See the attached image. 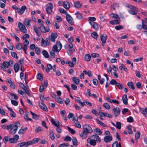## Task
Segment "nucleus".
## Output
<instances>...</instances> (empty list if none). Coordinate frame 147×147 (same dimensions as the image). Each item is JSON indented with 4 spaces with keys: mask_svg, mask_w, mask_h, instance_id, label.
Masks as SVG:
<instances>
[{
    "mask_svg": "<svg viewBox=\"0 0 147 147\" xmlns=\"http://www.w3.org/2000/svg\"><path fill=\"white\" fill-rule=\"evenodd\" d=\"M115 28L117 30H119L123 28L122 25L117 26L115 27Z\"/></svg>",
    "mask_w": 147,
    "mask_h": 147,
    "instance_id": "nucleus-64",
    "label": "nucleus"
},
{
    "mask_svg": "<svg viewBox=\"0 0 147 147\" xmlns=\"http://www.w3.org/2000/svg\"><path fill=\"white\" fill-rule=\"evenodd\" d=\"M112 137L111 136H106L104 138V140L106 142H110L112 140Z\"/></svg>",
    "mask_w": 147,
    "mask_h": 147,
    "instance_id": "nucleus-18",
    "label": "nucleus"
},
{
    "mask_svg": "<svg viewBox=\"0 0 147 147\" xmlns=\"http://www.w3.org/2000/svg\"><path fill=\"white\" fill-rule=\"evenodd\" d=\"M18 26L20 30L23 33H26L27 30L25 27V26L22 23L19 22L18 24Z\"/></svg>",
    "mask_w": 147,
    "mask_h": 147,
    "instance_id": "nucleus-6",
    "label": "nucleus"
},
{
    "mask_svg": "<svg viewBox=\"0 0 147 147\" xmlns=\"http://www.w3.org/2000/svg\"><path fill=\"white\" fill-rule=\"evenodd\" d=\"M20 126V124L19 122H16L13 124L10 130V133L11 134H15L19 127Z\"/></svg>",
    "mask_w": 147,
    "mask_h": 147,
    "instance_id": "nucleus-2",
    "label": "nucleus"
},
{
    "mask_svg": "<svg viewBox=\"0 0 147 147\" xmlns=\"http://www.w3.org/2000/svg\"><path fill=\"white\" fill-rule=\"evenodd\" d=\"M103 106L107 109H109L110 108V105L107 103H104L103 104Z\"/></svg>",
    "mask_w": 147,
    "mask_h": 147,
    "instance_id": "nucleus-59",
    "label": "nucleus"
},
{
    "mask_svg": "<svg viewBox=\"0 0 147 147\" xmlns=\"http://www.w3.org/2000/svg\"><path fill=\"white\" fill-rule=\"evenodd\" d=\"M114 113V115L115 117H117L120 113V109L118 107L113 108L112 110Z\"/></svg>",
    "mask_w": 147,
    "mask_h": 147,
    "instance_id": "nucleus-8",
    "label": "nucleus"
},
{
    "mask_svg": "<svg viewBox=\"0 0 147 147\" xmlns=\"http://www.w3.org/2000/svg\"><path fill=\"white\" fill-rule=\"evenodd\" d=\"M122 100L123 103L125 105H127L128 104L127 99V95L126 94H124L122 97Z\"/></svg>",
    "mask_w": 147,
    "mask_h": 147,
    "instance_id": "nucleus-27",
    "label": "nucleus"
},
{
    "mask_svg": "<svg viewBox=\"0 0 147 147\" xmlns=\"http://www.w3.org/2000/svg\"><path fill=\"white\" fill-rule=\"evenodd\" d=\"M91 138L94 140L96 142H100V138L98 135L95 134L92 135L91 136Z\"/></svg>",
    "mask_w": 147,
    "mask_h": 147,
    "instance_id": "nucleus-14",
    "label": "nucleus"
},
{
    "mask_svg": "<svg viewBox=\"0 0 147 147\" xmlns=\"http://www.w3.org/2000/svg\"><path fill=\"white\" fill-rule=\"evenodd\" d=\"M30 112L32 115V118L33 119H35L37 120L39 119V116L38 115L33 113L31 111Z\"/></svg>",
    "mask_w": 147,
    "mask_h": 147,
    "instance_id": "nucleus-29",
    "label": "nucleus"
},
{
    "mask_svg": "<svg viewBox=\"0 0 147 147\" xmlns=\"http://www.w3.org/2000/svg\"><path fill=\"white\" fill-rule=\"evenodd\" d=\"M29 145V142L28 141L26 142H23L20 143L18 144L17 146L18 147H22L24 146H25L26 147H27Z\"/></svg>",
    "mask_w": 147,
    "mask_h": 147,
    "instance_id": "nucleus-13",
    "label": "nucleus"
},
{
    "mask_svg": "<svg viewBox=\"0 0 147 147\" xmlns=\"http://www.w3.org/2000/svg\"><path fill=\"white\" fill-rule=\"evenodd\" d=\"M34 29L35 31V32L37 34L38 36H41V33L38 29V28H37V27L35 26H34Z\"/></svg>",
    "mask_w": 147,
    "mask_h": 147,
    "instance_id": "nucleus-38",
    "label": "nucleus"
},
{
    "mask_svg": "<svg viewBox=\"0 0 147 147\" xmlns=\"http://www.w3.org/2000/svg\"><path fill=\"white\" fill-rule=\"evenodd\" d=\"M107 35L106 34H102L100 36V40L102 42H106L107 40Z\"/></svg>",
    "mask_w": 147,
    "mask_h": 147,
    "instance_id": "nucleus-32",
    "label": "nucleus"
},
{
    "mask_svg": "<svg viewBox=\"0 0 147 147\" xmlns=\"http://www.w3.org/2000/svg\"><path fill=\"white\" fill-rule=\"evenodd\" d=\"M42 53L44 56L46 58H48L49 55L48 52L46 50H43Z\"/></svg>",
    "mask_w": 147,
    "mask_h": 147,
    "instance_id": "nucleus-44",
    "label": "nucleus"
},
{
    "mask_svg": "<svg viewBox=\"0 0 147 147\" xmlns=\"http://www.w3.org/2000/svg\"><path fill=\"white\" fill-rule=\"evenodd\" d=\"M140 111L145 116H147V108L145 109L140 108Z\"/></svg>",
    "mask_w": 147,
    "mask_h": 147,
    "instance_id": "nucleus-23",
    "label": "nucleus"
},
{
    "mask_svg": "<svg viewBox=\"0 0 147 147\" xmlns=\"http://www.w3.org/2000/svg\"><path fill=\"white\" fill-rule=\"evenodd\" d=\"M75 15L76 16L77 18L79 20H81L83 18L82 16V15L78 12H76L75 13Z\"/></svg>",
    "mask_w": 147,
    "mask_h": 147,
    "instance_id": "nucleus-43",
    "label": "nucleus"
},
{
    "mask_svg": "<svg viewBox=\"0 0 147 147\" xmlns=\"http://www.w3.org/2000/svg\"><path fill=\"white\" fill-rule=\"evenodd\" d=\"M66 63L69 64V65L71 67H74L75 64L71 61H67Z\"/></svg>",
    "mask_w": 147,
    "mask_h": 147,
    "instance_id": "nucleus-51",
    "label": "nucleus"
},
{
    "mask_svg": "<svg viewBox=\"0 0 147 147\" xmlns=\"http://www.w3.org/2000/svg\"><path fill=\"white\" fill-rule=\"evenodd\" d=\"M53 7V5L52 3H49L47 5L46 11L48 14H50L52 13Z\"/></svg>",
    "mask_w": 147,
    "mask_h": 147,
    "instance_id": "nucleus-4",
    "label": "nucleus"
},
{
    "mask_svg": "<svg viewBox=\"0 0 147 147\" xmlns=\"http://www.w3.org/2000/svg\"><path fill=\"white\" fill-rule=\"evenodd\" d=\"M38 29H40V31L43 33L48 32L50 30V29L49 27L46 28L44 26L42 27H38Z\"/></svg>",
    "mask_w": 147,
    "mask_h": 147,
    "instance_id": "nucleus-12",
    "label": "nucleus"
},
{
    "mask_svg": "<svg viewBox=\"0 0 147 147\" xmlns=\"http://www.w3.org/2000/svg\"><path fill=\"white\" fill-rule=\"evenodd\" d=\"M96 121L97 122V123L98 124H100L103 127H105L107 126L105 124L102 123V122L99 120L98 119H96Z\"/></svg>",
    "mask_w": 147,
    "mask_h": 147,
    "instance_id": "nucleus-55",
    "label": "nucleus"
},
{
    "mask_svg": "<svg viewBox=\"0 0 147 147\" xmlns=\"http://www.w3.org/2000/svg\"><path fill=\"white\" fill-rule=\"evenodd\" d=\"M39 140L38 138H36L33 139L32 140L28 141L29 145L32 144H34L35 143L38 142Z\"/></svg>",
    "mask_w": 147,
    "mask_h": 147,
    "instance_id": "nucleus-19",
    "label": "nucleus"
},
{
    "mask_svg": "<svg viewBox=\"0 0 147 147\" xmlns=\"http://www.w3.org/2000/svg\"><path fill=\"white\" fill-rule=\"evenodd\" d=\"M131 128L132 126L130 125H129L127 127V128L128 129V132L130 134H132L133 133Z\"/></svg>",
    "mask_w": 147,
    "mask_h": 147,
    "instance_id": "nucleus-41",
    "label": "nucleus"
},
{
    "mask_svg": "<svg viewBox=\"0 0 147 147\" xmlns=\"http://www.w3.org/2000/svg\"><path fill=\"white\" fill-rule=\"evenodd\" d=\"M63 7L66 9H68L70 7L69 3L67 1H65L63 2Z\"/></svg>",
    "mask_w": 147,
    "mask_h": 147,
    "instance_id": "nucleus-24",
    "label": "nucleus"
},
{
    "mask_svg": "<svg viewBox=\"0 0 147 147\" xmlns=\"http://www.w3.org/2000/svg\"><path fill=\"white\" fill-rule=\"evenodd\" d=\"M47 68L46 69V71L47 73H48L50 71V70L52 69V65L50 64H47Z\"/></svg>",
    "mask_w": 147,
    "mask_h": 147,
    "instance_id": "nucleus-35",
    "label": "nucleus"
},
{
    "mask_svg": "<svg viewBox=\"0 0 147 147\" xmlns=\"http://www.w3.org/2000/svg\"><path fill=\"white\" fill-rule=\"evenodd\" d=\"M87 142L90 143V144L93 146H95L96 144V142L93 139H91L90 138H88L87 140Z\"/></svg>",
    "mask_w": 147,
    "mask_h": 147,
    "instance_id": "nucleus-15",
    "label": "nucleus"
},
{
    "mask_svg": "<svg viewBox=\"0 0 147 147\" xmlns=\"http://www.w3.org/2000/svg\"><path fill=\"white\" fill-rule=\"evenodd\" d=\"M94 132L95 134V135H101L102 134V131L100 129L98 128H96L94 129Z\"/></svg>",
    "mask_w": 147,
    "mask_h": 147,
    "instance_id": "nucleus-21",
    "label": "nucleus"
},
{
    "mask_svg": "<svg viewBox=\"0 0 147 147\" xmlns=\"http://www.w3.org/2000/svg\"><path fill=\"white\" fill-rule=\"evenodd\" d=\"M76 97V98L75 99L76 101L79 104H80L81 106L84 107L85 105V103L84 102H82L80 98L77 97Z\"/></svg>",
    "mask_w": 147,
    "mask_h": 147,
    "instance_id": "nucleus-20",
    "label": "nucleus"
},
{
    "mask_svg": "<svg viewBox=\"0 0 147 147\" xmlns=\"http://www.w3.org/2000/svg\"><path fill=\"white\" fill-rule=\"evenodd\" d=\"M120 22V18H119V19L117 18L115 20L110 21H109L110 24L112 25L118 24Z\"/></svg>",
    "mask_w": 147,
    "mask_h": 147,
    "instance_id": "nucleus-16",
    "label": "nucleus"
},
{
    "mask_svg": "<svg viewBox=\"0 0 147 147\" xmlns=\"http://www.w3.org/2000/svg\"><path fill=\"white\" fill-rule=\"evenodd\" d=\"M92 27L95 30H98V27L97 24L95 22H91L90 24Z\"/></svg>",
    "mask_w": 147,
    "mask_h": 147,
    "instance_id": "nucleus-28",
    "label": "nucleus"
},
{
    "mask_svg": "<svg viewBox=\"0 0 147 147\" xmlns=\"http://www.w3.org/2000/svg\"><path fill=\"white\" fill-rule=\"evenodd\" d=\"M83 130L86 132L87 134H90L93 131L92 127L86 124L84 125L83 127Z\"/></svg>",
    "mask_w": 147,
    "mask_h": 147,
    "instance_id": "nucleus-3",
    "label": "nucleus"
},
{
    "mask_svg": "<svg viewBox=\"0 0 147 147\" xmlns=\"http://www.w3.org/2000/svg\"><path fill=\"white\" fill-rule=\"evenodd\" d=\"M100 113H101V115H103L104 117H106L109 118H112L113 116L112 115L110 114L107 113H103L102 112H101Z\"/></svg>",
    "mask_w": 147,
    "mask_h": 147,
    "instance_id": "nucleus-30",
    "label": "nucleus"
},
{
    "mask_svg": "<svg viewBox=\"0 0 147 147\" xmlns=\"http://www.w3.org/2000/svg\"><path fill=\"white\" fill-rule=\"evenodd\" d=\"M27 129L28 128L27 127H25L23 129H20L18 131V134L20 135L23 134L25 132V131H26Z\"/></svg>",
    "mask_w": 147,
    "mask_h": 147,
    "instance_id": "nucleus-39",
    "label": "nucleus"
},
{
    "mask_svg": "<svg viewBox=\"0 0 147 147\" xmlns=\"http://www.w3.org/2000/svg\"><path fill=\"white\" fill-rule=\"evenodd\" d=\"M11 56L12 57L16 59H18L17 54L16 52H11Z\"/></svg>",
    "mask_w": 147,
    "mask_h": 147,
    "instance_id": "nucleus-61",
    "label": "nucleus"
},
{
    "mask_svg": "<svg viewBox=\"0 0 147 147\" xmlns=\"http://www.w3.org/2000/svg\"><path fill=\"white\" fill-rule=\"evenodd\" d=\"M38 105L42 110L46 111H48L47 107L43 102H39Z\"/></svg>",
    "mask_w": 147,
    "mask_h": 147,
    "instance_id": "nucleus-10",
    "label": "nucleus"
},
{
    "mask_svg": "<svg viewBox=\"0 0 147 147\" xmlns=\"http://www.w3.org/2000/svg\"><path fill=\"white\" fill-rule=\"evenodd\" d=\"M127 85L129 88L132 90H134L135 89L134 86L132 82H128L127 83Z\"/></svg>",
    "mask_w": 147,
    "mask_h": 147,
    "instance_id": "nucleus-33",
    "label": "nucleus"
},
{
    "mask_svg": "<svg viewBox=\"0 0 147 147\" xmlns=\"http://www.w3.org/2000/svg\"><path fill=\"white\" fill-rule=\"evenodd\" d=\"M88 135V134L83 130L80 134V136L83 139H85Z\"/></svg>",
    "mask_w": 147,
    "mask_h": 147,
    "instance_id": "nucleus-25",
    "label": "nucleus"
},
{
    "mask_svg": "<svg viewBox=\"0 0 147 147\" xmlns=\"http://www.w3.org/2000/svg\"><path fill=\"white\" fill-rule=\"evenodd\" d=\"M6 81L9 84L11 88L13 89H15V84L10 78L7 79Z\"/></svg>",
    "mask_w": 147,
    "mask_h": 147,
    "instance_id": "nucleus-17",
    "label": "nucleus"
},
{
    "mask_svg": "<svg viewBox=\"0 0 147 147\" xmlns=\"http://www.w3.org/2000/svg\"><path fill=\"white\" fill-rule=\"evenodd\" d=\"M25 41L23 42L24 47H27V46L29 45V42L27 39L24 40Z\"/></svg>",
    "mask_w": 147,
    "mask_h": 147,
    "instance_id": "nucleus-60",
    "label": "nucleus"
},
{
    "mask_svg": "<svg viewBox=\"0 0 147 147\" xmlns=\"http://www.w3.org/2000/svg\"><path fill=\"white\" fill-rule=\"evenodd\" d=\"M66 18L68 22L71 25L74 24V21L72 18L71 16L68 14H67L66 16Z\"/></svg>",
    "mask_w": 147,
    "mask_h": 147,
    "instance_id": "nucleus-7",
    "label": "nucleus"
},
{
    "mask_svg": "<svg viewBox=\"0 0 147 147\" xmlns=\"http://www.w3.org/2000/svg\"><path fill=\"white\" fill-rule=\"evenodd\" d=\"M71 79L75 84L78 85L79 84L80 80L78 78L73 77L71 78Z\"/></svg>",
    "mask_w": 147,
    "mask_h": 147,
    "instance_id": "nucleus-26",
    "label": "nucleus"
},
{
    "mask_svg": "<svg viewBox=\"0 0 147 147\" xmlns=\"http://www.w3.org/2000/svg\"><path fill=\"white\" fill-rule=\"evenodd\" d=\"M96 19L94 17H89L88 18V21L90 24L91 22H94V21L96 20Z\"/></svg>",
    "mask_w": 147,
    "mask_h": 147,
    "instance_id": "nucleus-47",
    "label": "nucleus"
},
{
    "mask_svg": "<svg viewBox=\"0 0 147 147\" xmlns=\"http://www.w3.org/2000/svg\"><path fill=\"white\" fill-rule=\"evenodd\" d=\"M92 36L94 39H97L98 37V34L96 32H94L91 34Z\"/></svg>",
    "mask_w": 147,
    "mask_h": 147,
    "instance_id": "nucleus-53",
    "label": "nucleus"
},
{
    "mask_svg": "<svg viewBox=\"0 0 147 147\" xmlns=\"http://www.w3.org/2000/svg\"><path fill=\"white\" fill-rule=\"evenodd\" d=\"M16 48L17 50H21L23 49V47L22 43H19L16 45Z\"/></svg>",
    "mask_w": 147,
    "mask_h": 147,
    "instance_id": "nucleus-36",
    "label": "nucleus"
},
{
    "mask_svg": "<svg viewBox=\"0 0 147 147\" xmlns=\"http://www.w3.org/2000/svg\"><path fill=\"white\" fill-rule=\"evenodd\" d=\"M49 135L50 137L52 140H53L55 139V137L52 131L51 130L50 131Z\"/></svg>",
    "mask_w": 147,
    "mask_h": 147,
    "instance_id": "nucleus-45",
    "label": "nucleus"
},
{
    "mask_svg": "<svg viewBox=\"0 0 147 147\" xmlns=\"http://www.w3.org/2000/svg\"><path fill=\"white\" fill-rule=\"evenodd\" d=\"M68 129L69 130V132L72 134H74L76 133L75 131L73 129H72L71 128H70L69 127L67 126Z\"/></svg>",
    "mask_w": 147,
    "mask_h": 147,
    "instance_id": "nucleus-58",
    "label": "nucleus"
},
{
    "mask_svg": "<svg viewBox=\"0 0 147 147\" xmlns=\"http://www.w3.org/2000/svg\"><path fill=\"white\" fill-rule=\"evenodd\" d=\"M26 9V7L24 5L22 6L20 9L19 8L18 11H16L18 12L20 15H22Z\"/></svg>",
    "mask_w": 147,
    "mask_h": 147,
    "instance_id": "nucleus-11",
    "label": "nucleus"
},
{
    "mask_svg": "<svg viewBox=\"0 0 147 147\" xmlns=\"http://www.w3.org/2000/svg\"><path fill=\"white\" fill-rule=\"evenodd\" d=\"M62 45L60 42L58 41L56 42L55 45L53 46L52 49L50 51L51 57L54 58L55 57V52H59L61 50Z\"/></svg>",
    "mask_w": 147,
    "mask_h": 147,
    "instance_id": "nucleus-1",
    "label": "nucleus"
},
{
    "mask_svg": "<svg viewBox=\"0 0 147 147\" xmlns=\"http://www.w3.org/2000/svg\"><path fill=\"white\" fill-rule=\"evenodd\" d=\"M74 6L78 9L80 8L82 6V4L79 1H77L74 3Z\"/></svg>",
    "mask_w": 147,
    "mask_h": 147,
    "instance_id": "nucleus-31",
    "label": "nucleus"
},
{
    "mask_svg": "<svg viewBox=\"0 0 147 147\" xmlns=\"http://www.w3.org/2000/svg\"><path fill=\"white\" fill-rule=\"evenodd\" d=\"M11 102L12 105L15 106H17L18 103V102L17 101L13 99L11 100Z\"/></svg>",
    "mask_w": 147,
    "mask_h": 147,
    "instance_id": "nucleus-63",
    "label": "nucleus"
},
{
    "mask_svg": "<svg viewBox=\"0 0 147 147\" xmlns=\"http://www.w3.org/2000/svg\"><path fill=\"white\" fill-rule=\"evenodd\" d=\"M145 22L144 20L142 21V28L144 30H147V25L144 24Z\"/></svg>",
    "mask_w": 147,
    "mask_h": 147,
    "instance_id": "nucleus-56",
    "label": "nucleus"
},
{
    "mask_svg": "<svg viewBox=\"0 0 147 147\" xmlns=\"http://www.w3.org/2000/svg\"><path fill=\"white\" fill-rule=\"evenodd\" d=\"M118 83L114 79H112L110 82V84L112 85H117Z\"/></svg>",
    "mask_w": 147,
    "mask_h": 147,
    "instance_id": "nucleus-62",
    "label": "nucleus"
},
{
    "mask_svg": "<svg viewBox=\"0 0 147 147\" xmlns=\"http://www.w3.org/2000/svg\"><path fill=\"white\" fill-rule=\"evenodd\" d=\"M6 107L8 110L11 112V113H10L11 117L13 118H15L16 117V114L11 109L9 108L8 106H6Z\"/></svg>",
    "mask_w": 147,
    "mask_h": 147,
    "instance_id": "nucleus-22",
    "label": "nucleus"
},
{
    "mask_svg": "<svg viewBox=\"0 0 147 147\" xmlns=\"http://www.w3.org/2000/svg\"><path fill=\"white\" fill-rule=\"evenodd\" d=\"M24 24L28 26H29L30 25V23L29 20L27 19H25L24 20Z\"/></svg>",
    "mask_w": 147,
    "mask_h": 147,
    "instance_id": "nucleus-48",
    "label": "nucleus"
},
{
    "mask_svg": "<svg viewBox=\"0 0 147 147\" xmlns=\"http://www.w3.org/2000/svg\"><path fill=\"white\" fill-rule=\"evenodd\" d=\"M56 101L62 104L63 103V101L62 98L60 97H57L55 99Z\"/></svg>",
    "mask_w": 147,
    "mask_h": 147,
    "instance_id": "nucleus-49",
    "label": "nucleus"
},
{
    "mask_svg": "<svg viewBox=\"0 0 147 147\" xmlns=\"http://www.w3.org/2000/svg\"><path fill=\"white\" fill-rule=\"evenodd\" d=\"M110 16L111 17L114 18L116 19L117 18L119 19V18H120L118 15L114 13H112L110 14Z\"/></svg>",
    "mask_w": 147,
    "mask_h": 147,
    "instance_id": "nucleus-46",
    "label": "nucleus"
},
{
    "mask_svg": "<svg viewBox=\"0 0 147 147\" xmlns=\"http://www.w3.org/2000/svg\"><path fill=\"white\" fill-rule=\"evenodd\" d=\"M46 41L43 38H42L41 42L42 46L43 47H46L48 45H46Z\"/></svg>",
    "mask_w": 147,
    "mask_h": 147,
    "instance_id": "nucleus-52",
    "label": "nucleus"
},
{
    "mask_svg": "<svg viewBox=\"0 0 147 147\" xmlns=\"http://www.w3.org/2000/svg\"><path fill=\"white\" fill-rule=\"evenodd\" d=\"M66 111L65 110H63L60 112V114H61L62 116L65 121H67V119L66 116L65 115Z\"/></svg>",
    "mask_w": 147,
    "mask_h": 147,
    "instance_id": "nucleus-37",
    "label": "nucleus"
},
{
    "mask_svg": "<svg viewBox=\"0 0 147 147\" xmlns=\"http://www.w3.org/2000/svg\"><path fill=\"white\" fill-rule=\"evenodd\" d=\"M37 78L40 81H42L43 78L42 75L40 73L38 74L37 75Z\"/></svg>",
    "mask_w": 147,
    "mask_h": 147,
    "instance_id": "nucleus-42",
    "label": "nucleus"
},
{
    "mask_svg": "<svg viewBox=\"0 0 147 147\" xmlns=\"http://www.w3.org/2000/svg\"><path fill=\"white\" fill-rule=\"evenodd\" d=\"M19 138V136L18 135H15L13 138H9L8 140L11 143H16L17 142Z\"/></svg>",
    "mask_w": 147,
    "mask_h": 147,
    "instance_id": "nucleus-5",
    "label": "nucleus"
},
{
    "mask_svg": "<svg viewBox=\"0 0 147 147\" xmlns=\"http://www.w3.org/2000/svg\"><path fill=\"white\" fill-rule=\"evenodd\" d=\"M19 66L18 63H16L14 66V69L15 73H17L19 71Z\"/></svg>",
    "mask_w": 147,
    "mask_h": 147,
    "instance_id": "nucleus-34",
    "label": "nucleus"
},
{
    "mask_svg": "<svg viewBox=\"0 0 147 147\" xmlns=\"http://www.w3.org/2000/svg\"><path fill=\"white\" fill-rule=\"evenodd\" d=\"M140 133L139 131L137 132L135 135V138L136 139H138L140 138Z\"/></svg>",
    "mask_w": 147,
    "mask_h": 147,
    "instance_id": "nucleus-57",
    "label": "nucleus"
},
{
    "mask_svg": "<svg viewBox=\"0 0 147 147\" xmlns=\"http://www.w3.org/2000/svg\"><path fill=\"white\" fill-rule=\"evenodd\" d=\"M121 123L120 122L117 121L116 122L115 127L118 129H121Z\"/></svg>",
    "mask_w": 147,
    "mask_h": 147,
    "instance_id": "nucleus-50",
    "label": "nucleus"
},
{
    "mask_svg": "<svg viewBox=\"0 0 147 147\" xmlns=\"http://www.w3.org/2000/svg\"><path fill=\"white\" fill-rule=\"evenodd\" d=\"M84 58L86 61H90L91 59V56L89 54H86L85 55Z\"/></svg>",
    "mask_w": 147,
    "mask_h": 147,
    "instance_id": "nucleus-40",
    "label": "nucleus"
},
{
    "mask_svg": "<svg viewBox=\"0 0 147 147\" xmlns=\"http://www.w3.org/2000/svg\"><path fill=\"white\" fill-rule=\"evenodd\" d=\"M73 144L74 146L78 145V141L75 138H74L72 139Z\"/></svg>",
    "mask_w": 147,
    "mask_h": 147,
    "instance_id": "nucleus-54",
    "label": "nucleus"
},
{
    "mask_svg": "<svg viewBox=\"0 0 147 147\" xmlns=\"http://www.w3.org/2000/svg\"><path fill=\"white\" fill-rule=\"evenodd\" d=\"M57 36V34L56 33L52 32L50 36V40L51 41L53 42H55V39Z\"/></svg>",
    "mask_w": 147,
    "mask_h": 147,
    "instance_id": "nucleus-9",
    "label": "nucleus"
}]
</instances>
